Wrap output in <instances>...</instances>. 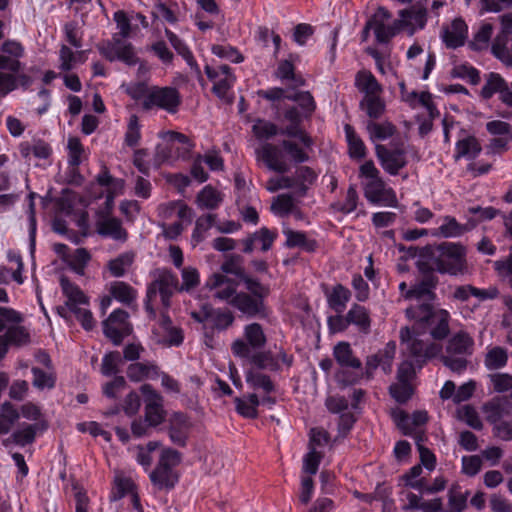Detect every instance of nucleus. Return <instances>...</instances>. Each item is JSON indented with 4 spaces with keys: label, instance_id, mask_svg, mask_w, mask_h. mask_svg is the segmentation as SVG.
Segmentation results:
<instances>
[{
    "label": "nucleus",
    "instance_id": "obj_49",
    "mask_svg": "<svg viewBox=\"0 0 512 512\" xmlns=\"http://www.w3.org/2000/svg\"><path fill=\"white\" fill-rule=\"evenodd\" d=\"M39 429V424H25L22 428L12 433V440L15 445L25 447L34 443L36 434Z\"/></svg>",
    "mask_w": 512,
    "mask_h": 512
},
{
    "label": "nucleus",
    "instance_id": "obj_58",
    "mask_svg": "<svg viewBox=\"0 0 512 512\" xmlns=\"http://www.w3.org/2000/svg\"><path fill=\"white\" fill-rule=\"evenodd\" d=\"M239 280L245 284V288L247 289L246 293L249 295L266 299L270 294V288L268 286L262 284L259 279L249 276L246 272Z\"/></svg>",
    "mask_w": 512,
    "mask_h": 512
},
{
    "label": "nucleus",
    "instance_id": "obj_19",
    "mask_svg": "<svg viewBox=\"0 0 512 512\" xmlns=\"http://www.w3.org/2000/svg\"><path fill=\"white\" fill-rule=\"evenodd\" d=\"M96 231L103 238H110L114 241L126 242L128 231L122 226V221L117 217L97 218Z\"/></svg>",
    "mask_w": 512,
    "mask_h": 512
},
{
    "label": "nucleus",
    "instance_id": "obj_38",
    "mask_svg": "<svg viewBox=\"0 0 512 512\" xmlns=\"http://www.w3.org/2000/svg\"><path fill=\"white\" fill-rule=\"evenodd\" d=\"M351 299V291L342 284H336L327 294L328 306L336 313H343Z\"/></svg>",
    "mask_w": 512,
    "mask_h": 512
},
{
    "label": "nucleus",
    "instance_id": "obj_16",
    "mask_svg": "<svg viewBox=\"0 0 512 512\" xmlns=\"http://www.w3.org/2000/svg\"><path fill=\"white\" fill-rule=\"evenodd\" d=\"M496 93L499 94V99L502 103L512 107V92L508 90V83L499 73L491 72L488 74L480 95L483 99L489 100Z\"/></svg>",
    "mask_w": 512,
    "mask_h": 512
},
{
    "label": "nucleus",
    "instance_id": "obj_24",
    "mask_svg": "<svg viewBox=\"0 0 512 512\" xmlns=\"http://www.w3.org/2000/svg\"><path fill=\"white\" fill-rule=\"evenodd\" d=\"M149 478L153 485L159 490H172L179 481L178 476L173 472L171 465L157 464L150 473Z\"/></svg>",
    "mask_w": 512,
    "mask_h": 512
},
{
    "label": "nucleus",
    "instance_id": "obj_23",
    "mask_svg": "<svg viewBox=\"0 0 512 512\" xmlns=\"http://www.w3.org/2000/svg\"><path fill=\"white\" fill-rule=\"evenodd\" d=\"M348 155L352 160L361 161L368 154L367 147L361 137L356 133L355 128L351 124H345L343 127Z\"/></svg>",
    "mask_w": 512,
    "mask_h": 512
},
{
    "label": "nucleus",
    "instance_id": "obj_30",
    "mask_svg": "<svg viewBox=\"0 0 512 512\" xmlns=\"http://www.w3.org/2000/svg\"><path fill=\"white\" fill-rule=\"evenodd\" d=\"M492 52L507 66L512 67V31H502L495 38Z\"/></svg>",
    "mask_w": 512,
    "mask_h": 512
},
{
    "label": "nucleus",
    "instance_id": "obj_31",
    "mask_svg": "<svg viewBox=\"0 0 512 512\" xmlns=\"http://www.w3.org/2000/svg\"><path fill=\"white\" fill-rule=\"evenodd\" d=\"M355 87L364 94V97H369L381 94L382 86L368 70H360L355 76Z\"/></svg>",
    "mask_w": 512,
    "mask_h": 512
},
{
    "label": "nucleus",
    "instance_id": "obj_18",
    "mask_svg": "<svg viewBox=\"0 0 512 512\" xmlns=\"http://www.w3.org/2000/svg\"><path fill=\"white\" fill-rule=\"evenodd\" d=\"M441 39L448 49H457L464 46L468 37V26L463 18L452 20L450 26H444L441 30Z\"/></svg>",
    "mask_w": 512,
    "mask_h": 512
},
{
    "label": "nucleus",
    "instance_id": "obj_10",
    "mask_svg": "<svg viewBox=\"0 0 512 512\" xmlns=\"http://www.w3.org/2000/svg\"><path fill=\"white\" fill-rule=\"evenodd\" d=\"M195 144L183 133L168 132V143L165 147H157V156L163 161L173 158L189 159Z\"/></svg>",
    "mask_w": 512,
    "mask_h": 512
},
{
    "label": "nucleus",
    "instance_id": "obj_46",
    "mask_svg": "<svg viewBox=\"0 0 512 512\" xmlns=\"http://www.w3.org/2000/svg\"><path fill=\"white\" fill-rule=\"evenodd\" d=\"M507 362V350L501 346H494L489 349L484 359V365L490 371L504 368L507 365Z\"/></svg>",
    "mask_w": 512,
    "mask_h": 512
},
{
    "label": "nucleus",
    "instance_id": "obj_55",
    "mask_svg": "<svg viewBox=\"0 0 512 512\" xmlns=\"http://www.w3.org/2000/svg\"><path fill=\"white\" fill-rule=\"evenodd\" d=\"M453 78L468 79L471 85H477L480 78V71L469 63L456 65L451 72Z\"/></svg>",
    "mask_w": 512,
    "mask_h": 512
},
{
    "label": "nucleus",
    "instance_id": "obj_33",
    "mask_svg": "<svg viewBox=\"0 0 512 512\" xmlns=\"http://www.w3.org/2000/svg\"><path fill=\"white\" fill-rule=\"evenodd\" d=\"M293 138L284 139L281 141L280 146L283 151L289 156L290 160L295 164L306 163L310 160L308 151H311L312 147H306L299 140L298 142L293 141Z\"/></svg>",
    "mask_w": 512,
    "mask_h": 512
},
{
    "label": "nucleus",
    "instance_id": "obj_13",
    "mask_svg": "<svg viewBox=\"0 0 512 512\" xmlns=\"http://www.w3.org/2000/svg\"><path fill=\"white\" fill-rule=\"evenodd\" d=\"M192 429L190 417L184 412H173L168 420V435L171 442L178 447L187 445Z\"/></svg>",
    "mask_w": 512,
    "mask_h": 512
},
{
    "label": "nucleus",
    "instance_id": "obj_40",
    "mask_svg": "<svg viewBox=\"0 0 512 512\" xmlns=\"http://www.w3.org/2000/svg\"><path fill=\"white\" fill-rule=\"evenodd\" d=\"M135 257L134 251H126L111 259L107 264L110 274L116 278L123 277L134 263Z\"/></svg>",
    "mask_w": 512,
    "mask_h": 512
},
{
    "label": "nucleus",
    "instance_id": "obj_43",
    "mask_svg": "<svg viewBox=\"0 0 512 512\" xmlns=\"http://www.w3.org/2000/svg\"><path fill=\"white\" fill-rule=\"evenodd\" d=\"M196 202L202 209L215 210L223 202V196L214 187L207 185L197 194Z\"/></svg>",
    "mask_w": 512,
    "mask_h": 512
},
{
    "label": "nucleus",
    "instance_id": "obj_21",
    "mask_svg": "<svg viewBox=\"0 0 512 512\" xmlns=\"http://www.w3.org/2000/svg\"><path fill=\"white\" fill-rule=\"evenodd\" d=\"M258 153L269 170L279 174H284L289 171V166L282 159V152L277 145L265 143Z\"/></svg>",
    "mask_w": 512,
    "mask_h": 512
},
{
    "label": "nucleus",
    "instance_id": "obj_54",
    "mask_svg": "<svg viewBox=\"0 0 512 512\" xmlns=\"http://www.w3.org/2000/svg\"><path fill=\"white\" fill-rule=\"evenodd\" d=\"M215 220V214L200 216L195 222V227L192 232V241L196 244L202 242L205 238V233L214 225Z\"/></svg>",
    "mask_w": 512,
    "mask_h": 512
},
{
    "label": "nucleus",
    "instance_id": "obj_44",
    "mask_svg": "<svg viewBox=\"0 0 512 512\" xmlns=\"http://www.w3.org/2000/svg\"><path fill=\"white\" fill-rule=\"evenodd\" d=\"M1 336L8 346H25L29 344L31 340L29 331L19 324L9 326L6 332Z\"/></svg>",
    "mask_w": 512,
    "mask_h": 512
},
{
    "label": "nucleus",
    "instance_id": "obj_12",
    "mask_svg": "<svg viewBox=\"0 0 512 512\" xmlns=\"http://www.w3.org/2000/svg\"><path fill=\"white\" fill-rule=\"evenodd\" d=\"M375 152L382 168L392 176L398 175L407 165L406 152L403 148L391 150L383 144H376Z\"/></svg>",
    "mask_w": 512,
    "mask_h": 512
},
{
    "label": "nucleus",
    "instance_id": "obj_60",
    "mask_svg": "<svg viewBox=\"0 0 512 512\" xmlns=\"http://www.w3.org/2000/svg\"><path fill=\"white\" fill-rule=\"evenodd\" d=\"M136 490L134 482L130 478H116L114 488L110 494L111 501H118L127 494H132Z\"/></svg>",
    "mask_w": 512,
    "mask_h": 512
},
{
    "label": "nucleus",
    "instance_id": "obj_2",
    "mask_svg": "<svg viewBox=\"0 0 512 512\" xmlns=\"http://www.w3.org/2000/svg\"><path fill=\"white\" fill-rule=\"evenodd\" d=\"M415 249L419 258L432 262L440 274L458 275L466 268V249L460 243L442 242Z\"/></svg>",
    "mask_w": 512,
    "mask_h": 512
},
{
    "label": "nucleus",
    "instance_id": "obj_41",
    "mask_svg": "<svg viewBox=\"0 0 512 512\" xmlns=\"http://www.w3.org/2000/svg\"><path fill=\"white\" fill-rule=\"evenodd\" d=\"M245 378L247 384L254 390H262L265 394H272L276 391V385L271 377L260 371L249 370Z\"/></svg>",
    "mask_w": 512,
    "mask_h": 512
},
{
    "label": "nucleus",
    "instance_id": "obj_7",
    "mask_svg": "<svg viewBox=\"0 0 512 512\" xmlns=\"http://www.w3.org/2000/svg\"><path fill=\"white\" fill-rule=\"evenodd\" d=\"M243 334L244 339H236L231 346V350L236 357L248 358L252 349H261L267 342L264 330L261 324L257 322L246 325Z\"/></svg>",
    "mask_w": 512,
    "mask_h": 512
},
{
    "label": "nucleus",
    "instance_id": "obj_27",
    "mask_svg": "<svg viewBox=\"0 0 512 512\" xmlns=\"http://www.w3.org/2000/svg\"><path fill=\"white\" fill-rule=\"evenodd\" d=\"M349 326H355L359 332L368 334L371 330V318L369 310L360 304L354 303L346 313Z\"/></svg>",
    "mask_w": 512,
    "mask_h": 512
},
{
    "label": "nucleus",
    "instance_id": "obj_11",
    "mask_svg": "<svg viewBox=\"0 0 512 512\" xmlns=\"http://www.w3.org/2000/svg\"><path fill=\"white\" fill-rule=\"evenodd\" d=\"M299 60L297 53H289L288 58L278 62L274 72L275 77L282 83H287L289 90H297L306 85V80L301 73L296 72L295 62Z\"/></svg>",
    "mask_w": 512,
    "mask_h": 512
},
{
    "label": "nucleus",
    "instance_id": "obj_26",
    "mask_svg": "<svg viewBox=\"0 0 512 512\" xmlns=\"http://www.w3.org/2000/svg\"><path fill=\"white\" fill-rule=\"evenodd\" d=\"M283 234L286 236L284 246L286 248H300L305 252L312 253L318 248V243L315 239L308 238L303 231H295L292 229H284Z\"/></svg>",
    "mask_w": 512,
    "mask_h": 512
},
{
    "label": "nucleus",
    "instance_id": "obj_34",
    "mask_svg": "<svg viewBox=\"0 0 512 512\" xmlns=\"http://www.w3.org/2000/svg\"><path fill=\"white\" fill-rule=\"evenodd\" d=\"M366 131L372 142L385 141L397 132L396 126L390 121L377 122L376 120H369L366 123Z\"/></svg>",
    "mask_w": 512,
    "mask_h": 512
},
{
    "label": "nucleus",
    "instance_id": "obj_42",
    "mask_svg": "<svg viewBox=\"0 0 512 512\" xmlns=\"http://www.w3.org/2000/svg\"><path fill=\"white\" fill-rule=\"evenodd\" d=\"M359 108L366 113L370 120H378L386 110V104L380 94L363 97L359 102Z\"/></svg>",
    "mask_w": 512,
    "mask_h": 512
},
{
    "label": "nucleus",
    "instance_id": "obj_35",
    "mask_svg": "<svg viewBox=\"0 0 512 512\" xmlns=\"http://www.w3.org/2000/svg\"><path fill=\"white\" fill-rule=\"evenodd\" d=\"M428 419V413L425 410L414 411L411 417L405 411H400L395 417L397 426L403 431L404 435H410L412 432V429L408 425L409 422H411V425L414 427H420L425 425Z\"/></svg>",
    "mask_w": 512,
    "mask_h": 512
},
{
    "label": "nucleus",
    "instance_id": "obj_29",
    "mask_svg": "<svg viewBox=\"0 0 512 512\" xmlns=\"http://www.w3.org/2000/svg\"><path fill=\"white\" fill-rule=\"evenodd\" d=\"M333 357L341 367L362 369V362L354 356L349 342H338L333 348Z\"/></svg>",
    "mask_w": 512,
    "mask_h": 512
},
{
    "label": "nucleus",
    "instance_id": "obj_57",
    "mask_svg": "<svg viewBox=\"0 0 512 512\" xmlns=\"http://www.w3.org/2000/svg\"><path fill=\"white\" fill-rule=\"evenodd\" d=\"M392 17L391 12L385 8L384 6H379L373 15L367 20L364 26V32H369L370 30L375 31L380 30L383 25L386 24L388 20Z\"/></svg>",
    "mask_w": 512,
    "mask_h": 512
},
{
    "label": "nucleus",
    "instance_id": "obj_32",
    "mask_svg": "<svg viewBox=\"0 0 512 512\" xmlns=\"http://www.w3.org/2000/svg\"><path fill=\"white\" fill-rule=\"evenodd\" d=\"M159 375V367L154 363L134 362L127 367V377L133 382L148 378L157 379Z\"/></svg>",
    "mask_w": 512,
    "mask_h": 512
},
{
    "label": "nucleus",
    "instance_id": "obj_22",
    "mask_svg": "<svg viewBox=\"0 0 512 512\" xmlns=\"http://www.w3.org/2000/svg\"><path fill=\"white\" fill-rule=\"evenodd\" d=\"M438 283L439 280H435L431 276L427 278H421L417 283L412 285L409 290L406 291L404 298L408 300H434L436 297L435 289L437 288Z\"/></svg>",
    "mask_w": 512,
    "mask_h": 512
},
{
    "label": "nucleus",
    "instance_id": "obj_28",
    "mask_svg": "<svg viewBox=\"0 0 512 512\" xmlns=\"http://www.w3.org/2000/svg\"><path fill=\"white\" fill-rule=\"evenodd\" d=\"M165 36L175 51L185 60L187 65L200 75V67L188 45L177 34L168 28L165 29Z\"/></svg>",
    "mask_w": 512,
    "mask_h": 512
},
{
    "label": "nucleus",
    "instance_id": "obj_36",
    "mask_svg": "<svg viewBox=\"0 0 512 512\" xmlns=\"http://www.w3.org/2000/svg\"><path fill=\"white\" fill-rule=\"evenodd\" d=\"M60 286L63 294L67 297L66 307L71 310L73 305L78 306L79 304H88L89 299L84 292L75 283L71 282L67 278H61Z\"/></svg>",
    "mask_w": 512,
    "mask_h": 512
},
{
    "label": "nucleus",
    "instance_id": "obj_39",
    "mask_svg": "<svg viewBox=\"0 0 512 512\" xmlns=\"http://www.w3.org/2000/svg\"><path fill=\"white\" fill-rule=\"evenodd\" d=\"M473 345L474 341L467 333L459 332L450 338L446 351L451 355H471Z\"/></svg>",
    "mask_w": 512,
    "mask_h": 512
},
{
    "label": "nucleus",
    "instance_id": "obj_62",
    "mask_svg": "<svg viewBox=\"0 0 512 512\" xmlns=\"http://www.w3.org/2000/svg\"><path fill=\"white\" fill-rule=\"evenodd\" d=\"M212 53L223 59H227L232 63H242L244 61V56L239 52V50L231 45H220L215 44L211 48Z\"/></svg>",
    "mask_w": 512,
    "mask_h": 512
},
{
    "label": "nucleus",
    "instance_id": "obj_6",
    "mask_svg": "<svg viewBox=\"0 0 512 512\" xmlns=\"http://www.w3.org/2000/svg\"><path fill=\"white\" fill-rule=\"evenodd\" d=\"M406 315L417 322L431 327L430 334L435 340L445 339L449 332V313L445 310L436 312L431 303H422L407 308Z\"/></svg>",
    "mask_w": 512,
    "mask_h": 512
},
{
    "label": "nucleus",
    "instance_id": "obj_50",
    "mask_svg": "<svg viewBox=\"0 0 512 512\" xmlns=\"http://www.w3.org/2000/svg\"><path fill=\"white\" fill-rule=\"evenodd\" d=\"M400 20H407L410 22L408 27L415 25L417 29H424L427 24V10L424 7H413L411 9H404L400 11Z\"/></svg>",
    "mask_w": 512,
    "mask_h": 512
},
{
    "label": "nucleus",
    "instance_id": "obj_48",
    "mask_svg": "<svg viewBox=\"0 0 512 512\" xmlns=\"http://www.w3.org/2000/svg\"><path fill=\"white\" fill-rule=\"evenodd\" d=\"M111 295L119 302L130 305L136 298L135 289L126 282L116 281L111 285Z\"/></svg>",
    "mask_w": 512,
    "mask_h": 512
},
{
    "label": "nucleus",
    "instance_id": "obj_8",
    "mask_svg": "<svg viewBox=\"0 0 512 512\" xmlns=\"http://www.w3.org/2000/svg\"><path fill=\"white\" fill-rule=\"evenodd\" d=\"M229 305L237 309L249 319L264 320L269 317L270 309L262 297L249 295L246 292H238L229 301Z\"/></svg>",
    "mask_w": 512,
    "mask_h": 512
},
{
    "label": "nucleus",
    "instance_id": "obj_56",
    "mask_svg": "<svg viewBox=\"0 0 512 512\" xmlns=\"http://www.w3.org/2000/svg\"><path fill=\"white\" fill-rule=\"evenodd\" d=\"M243 258L239 254L226 255L225 261L221 264L222 274H231L240 279L244 276L245 270L242 267Z\"/></svg>",
    "mask_w": 512,
    "mask_h": 512
},
{
    "label": "nucleus",
    "instance_id": "obj_37",
    "mask_svg": "<svg viewBox=\"0 0 512 512\" xmlns=\"http://www.w3.org/2000/svg\"><path fill=\"white\" fill-rule=\"evenodd\" d=\"M409 354L415 359L418 368H422L427 360L435 356V347L433 344H426L423 340L414 339L408 345Z\"/></svg>",
    "mask_w": 512,
    "mask_h": 512
},
{
    "label": "nucleus",
    "instance_id": "obj_4",
    "mask_svg": "<svg viewBox=\"0 0 512 512\" xmlns=\"http://www.w3.org/2000/svg\"><path fill=\"white\" fill-rule=\"evenodd\" d=\"M178 283V278L174 273L170 270H164L155 280L147 285L144 309L150 320L156 319L157 311L154 306V302L158 294L160 295L162 311L160 313L159 324L164 331L173 327L172 319L168 314V310L171 306L173 291L177 289Z\"/></svg>",
    "mask_w": 512,
    "mask_h": 512
},
{
    "label": "nucleus",
    "instance_id": "obj_3",
    "mask_svg": "<svg viewBox=\"0 0 512 512\" xmlns=\"http://www.w3.org/2000/svg\"><path fill=\"white\" fill-rule=\"evenodd\" d=\"M127 94L140 103L143 111L160 109L175 114L182 102L181 94L175 87L149 86L145 82L131 85Z\"/></svg>",
    "mask_w": 512,
    "mask_h": 512
},
{
    "label": "nucleus",
    "instance_id": "obj_25",
    "mask_svg": "<svg viewBox=\"0 0 512 512\" xmlns=\"http://www.w3.org/2000/svg\"><path fill=\"white\" fill-rule=\"evenodd\" d=\"M482 151V146L479 140L473 136L468 135L464 138L458 139L455 144L454 158L459 160L464 158L466 160H475Z\"/></svg>",
    "mask_w": 512,
    "mask_h": 512
},
{
    "label": "nucleus",
    "instance_id": "obj_15",
    "mask_svg": "<svg viewBox=\"0 0 512 512\" xmlns=\"http://www.w3.org/2000/svg\"><path fill=\"white\" fill-rule=\"evenodd\" d=\"M192 317L199 323L211 322L212 329L224 331L230 327L235 318L231 311L213 309L209 306H203L199 313H193Z\"/></svg>",
    "mask_w": 512,
    "mask_h": 512
},
{
    "label": "nucleus",
    "instance_id": "obj_52",
    "mask_svg": "<svg viewBox=\"0 0 512 512\" xmlns=\"http://www.w3.org/2000/svg\"><path fill=\"white\" fill-rule=\"evenodd\" d=\"M123 359L119 351H111L106 353L102 358L101 373L106 376H117L119 373V365L122 364Z\"/></svg>",
    "mask_w": 512,
    "mask_h": 512
},
{
    "label": "nucleus",
    "instance_id": "obj_20",
    "mask_svg": "<svg viewBox=\"0 0 512 512\" xmlns=\"http://www.w3.org/2000/svg\"><path fill=\"white\" fill-rule=\"evenodd\" d=\"M206 285L211 290L216 289L215 298L227 301L229 303L236 292L238 283L236 280L227 277L222 273H213L206 282Z\"/></svg>",
    "mask_w": 512,
    "mask_h": 512
},
{
    "label": "nucleus",
    "instance_id": "obj_47",
    "mask_svg": "<svg viewBox=\"0 0 512 512\" xmlns=\"http://www.w3.org/2000/svg\"><path fill=\"white\" fill-rule=\"evenodd\" d=\"M466 231V226L459 223L455 217L445 216L444 223L441 224L437 232L432 233V235H440L444 238H455L463 235Z\"/></svg>",
    "mask_w": 512,
    "mask_h": 512
},
{
    "label": "nucleus",
    "instance_id": "obj_64",
    "mask_svg": "<svg viewBox=\"0 0 512 512\" xmlns=\"http://www.w3.org/2000/svg\"><path fill=\"white\" fill-rule=\"evenodd\" d=\"M493 385V390L497 393L510 391L509 397L512 399V375L508 373H494L489 375Z\"/></svg>",
    "mask_w": 512,
    "mask_h": 512
},
{
    "label": "nucleus",
    "instance_id": "obj_59",
    "mask_svg": "<svg viewBox=\"0 0 512 512\" xmlns=\"http://www.w3.org/2000/svg\"><path fill=\"white\" fill-rule=\"evenodd\" d=\"M389 393L397 403L405 404L413 396L414 388L411 383L398 382L390 385Z\"/></svg>",
    "mask_w": 512,
    "mask_h": 512
},
{
    "label": "nucleus",
    "instance_id": "obj_14",
    "mask_svg": "<svg viewBox=\"0 0 512 512\" xmlns=\"http://www.w3.org/2000/svg\"><path fill=\"white\" fill-rule=\"evenodd\" d=\"M278 237L276 229H269L267 227H261L255 232L249 233L248 236L241 240L243 245L242 252L245 254H251L259 245L261 252H267L272 247Z\"/></svg>",
    "mask_w": 512,
    "mask_h": 512
},
{
    "label": "nucleus",
    "instance_id": "obj_1",
    "mask_svg": "<svg viewBox=\"0 0 512 512\" xmlns=\"http://www.w3.org/2000/svg\"><path fill=\"white\" fill-rule=\"evenodd\" d=\"M290 93L287 100L297 103L296 105H287L282 112V120L288 122L281 130V134L288 138H296L306 147L314 146V139L304 129L303 122L310 121L317 109V103L309 91H299Z\"/></svg>",
    "mask_w": 512,
    "mask_h": 512
},
{
    "label": "nucleus",
    "instance_id": "obj_53",
    "mask_svg": "<svg viewBox=\"0 0 512 512\" xmlns=\"http://www.w3.org/2000/svg\"><path fill=\"white\" fill-rule=\"evenodd\" d=\"M91 260V254L86 248H77L67 260L70 268L77 274H84V270Z\"/></svg>",
    "mask_w": 512,
    "mask_h": 512
},
{
    "label": "nucleus",
    "instance_id": "obj_9",
    "mask_svg": "<svg viewBox=\"0 0 512 512\" xmlns=\"http://www.w3.org/2000/svg\"><path fill=\"white\" fill-rule=\"evenodd\" d=\"M99 52L110 62L118 60L128 66H135L139 62V58L133 44L125 42L115 36L112 41H107L99 47Z\"/></svg>",
    "mask_w": 512,
    "mask_h": 512
},
{
    "label": "nucleus",
    "instance_id": "obj_45",
    "mask_svg": "<svg viewBox=\"0 0 512 512\" xmlns=\"http://www.w3.org/2000/svg\"><path fill=\"white\" fill-rule=\"evenodd\" d=\"M409 25L410 22L407 20L395 19L391 24H385L380 30L375 31V39L379 44H388L402 29Z\"/></svg>",
    "mask_w": 512,
    "mask_h": 512
},
{
    "label": "nucleus",
    "instance_id": "obj_5",
    "mask_svg": "<svg viewBox=\"0 0 512 512\" xmlns=\"http://www.w3.org/2000/svg\"><path fill=\"white\" fill-rule=\"evenodd\" d=\"M358 177L366 179L363 185L364 196L367 201L374 205L385 204L394 207L396 205V197L394 191L389 188L385 189V182L380 176V171L372 160L365 161L359 167Z\"/></svg>",
    "mask_w": 512,
    "mask_h": 512
},
{
    "label": "nucleus",
    "instance_id": "obj_17",
    "mask_svg": "<svg viewBox=\"0 0 512 512\" xmlns=\"http://www.w3.org/2000/svg\"><path fill=\"white\" fill-rule=\"evenodd\" d=\"M141 391L148 398L145 405L144 419L150 426L156 427L160 425L165 418V412L161 403L162 399L150 384L142 385Z\"/></svg>",
    "mask_w": 512,
    "mask_h": 512
},
{
    "label": "nucleus",
    "instance_id": "obj_61",
    "mask_svg": "<svg viewBox=\"0 0 512 512\" xmlns=\"http://www.w3.org/2000/svg\"><path fill=\"white\" fill-rule=\"evenodd\" d=\"M252 130L258 139L268 140L278 134L282 135V128L279 129L275 123L265 120H259L256 124L253 125Z\"/></svg>",
    "mask_w": 512,
    "mask_h": 512
},
{
    "label": "nucleus",
    "instance_id": "obj_51",
    "mask_svg": "<svg viewBox=\"0 0 512 512\" xmlns=\"http://www.w3.org/2000/svg\"><path fill=\"white\" fill-rule=\"evenodd\" d=\"M486 420L494 426L501 422L505 415V406L500 398H493L483 405Z\"/></svg>",
    "mask_w": 512,
    "mask_h": 512
},
{
    "label": "nucleus",
    "instance_id": "obj_63",
    "mask_svg": "<svg viewBox=\"0 0 512 512\" xmlns=\"http://www.w3.org/2000/svg\"><path fill=\"white\" fill-rule=\"evenodd\" d=\"M458 417L474 430H482L483 423L476 409L471 405H464L458 410Z\"/></svg>",
    "mask_w": 512,
    "mask_h": 512
}]
</instances>
